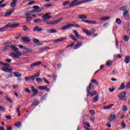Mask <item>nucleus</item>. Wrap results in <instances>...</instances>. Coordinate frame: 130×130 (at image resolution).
<instances>
[{"mask_svg":"<svg viewBox=\"0 0 130 130\" xmlns=\"http://www.w3.org/2000/svg\"><path fill=\"white\" fill-rule=\"evenodd\" d=\"M10 47L12 48V50L15 52V53H12L11 54V56L12 57H14L15 58H19L20 56L22 55V53L19 51V49L15 46V45H11Z\"/></svg>","mask_w":130,"mask_h":130,"instance_id":"obj_1","label":"nucleus"},{"mask_svg":"<svg viewBox=\"0 0 130 130\" xmlns=\"http://www.w3.org/2000/svg\"><path fill=\"white\" fill-rule=\"evenodd\" d=\"M126 8H127L126 6H122L120 8V11H124L123 16L126 20H129V13H128V11L126 10Z\"/></svg>","mask_w":130,"mask_h":130,"instance_id":"obj_2","label":"nucleus"},{"mask_svg":"<svg viewBox=\"0 0 130 130\" xmlns=\"http://www.w3.org/2000/svg\"><path fill=\"white\" fill-rule=\"evenodd\" d=\"M79 0H73L71 3L70 4L69 7L70 8H73V7H76V6H79L81 5L82 1H79Z\"/></svg>","mask_w":130,"mask_h":130,"instance_id":"obj_3","label":"nucleus"},{"mask_svg":"<svg viewBox=\"0 0 130 130\" xmlns=\"http://www.w3.org/2000/svg\"><path fill=\"white\" fill-rule=\"evenodd\" d=\"M125 95H126V92L123 91L118 95V97L119 98L120 100L126 101V100H127V97L125 96Z\"/></svg>","mask_w":130,"mask_h":130,"instance_id":"obj_4","label":"nucleus"},{"mask_svg":"<svg viewBox=\"0 0 130 130\" xmlns=\"http://www.w3.org/2000/svg\"><path fill=\"white\" fill-rule=\"evenodd\" d=\"M62 17H60L57 20L53 21H47V25H56L58 24L62 20Z\"/></svg>","mask_w":130,"mask_h":130,"instance_id":"obj_5","label":"nucleus"},{"mask_svg":"<svg viewBox=\"0 0 130 130\" xmlns=\"http://www.w3.org/2000/svg\"><path fill=\"white\" fill-rule=\"evenodd\" d=\"M50 18H52V16H50V13H48L45 14L42 17V19H43L44 22H46V21H48Z\"/></svg>","mask_w":130,"mask_h":130,"instance_id":"obj_6","label":"nucleus"},{"mask_svg":"<svg viewBox=\"0 0 130 130\" xmlns=\"http://www.w3.org/2000/svg\"><path fill=\"white\" fill-rule=\"evenodd\" d=\"M31 91L33 92V93L31 94V98L33 97H35V96H36V95H37V94H38V90H36V89H35V87H34V86H31Z\"/></svg>","mask_w":130,"mask_h":130,"instance_id":"obj_7","label":"nucleus"},{"mask_svg":"<svg viewBox=\"0 0 130 130\" xmlns=\"http://www.w3.org/2000/svg\"><path fill=\"white\" fill-rule=\"evenodd\" d=\"M94 88H95V86L93 85H92V83H90L89 85V87H87V89H86L87 93L90 92V90L91 91L94 90Z\"/></svg>","mask_w":130,"mask_h":130,"instance_id":"obj_8","label":"nucleus"},{"mask_svg":"<svg viewBox=\"0 0 130 130\" xmlns=\"http://www.w3.org/2000/svg\"><path fill=\"white\" fill-rule=\"evenodd\" d=\"M67 39H68V38L62 37V38H61L60 39L54 40L53 42V43H56L57 42H61V41H64V40H67Z\"/></svg>","mask_w":130,"mask_h":130,"instance_id":"obj_9","label":"nucleus"},{"mask_svg":"<svg viewBox=\"0 0 130 130\" xmlns=\"http://www.w3.org/2000/svg\"><path fill=\"white\" fill-rule=\"evenodd\" d=\"M8 27L9 28H16L17 27H18V26H20V24L19 23H13V24H7Z\"/></svg>","mask_w":130,"mask_h":130,"instance_id":"obj_10","label":"nucleus"},{"mask_svg":"<svg viewBox=\"0 0 130 130\" xmlns=\"http://www.w3.org/2000/svg\"><path fill=\"white\" fill-rule=\"evenodd\" d=\"M115 118H116V117H115V114H112L110 115L109 120L111 122H112V121H114Z\"/></svg>","mask_w":130,"mask_h":130,"instance_id":"obj_11","label":"nucleus"},{"mask_svg":"<svg viewBox=\"0 0 130 130\" xmlns=\"http://www.w3.org/2000/svg\"><path fill=\"white\" fill-rule=\"evenodd\" d=\"M42 62L41 61H37L35 63H31L30 64V69H33L34 67H36V66H39V64H41Z\"/></svg>","mask_w":130,"mask_h":130,"instance_id":"obj_12","label":"nucleus"},{"mask_svg":"<svg viewBox=\"0 0 130 130\" xmlns=\"http://www.w3.org/2000/svg\"><path fill=\"white\" fill-rule=\"evenodd\" d=\"M1 70L2 71H3V72H6V73H11V72L13 71V69L12 68H2Z\"/></svg>","mask_w":130,"mask_h":130,"instance_id":"obj_13","label":"nucleus"},{"mask_svg":"<svg viewBox=\"0 0 130 130\" xmlns=\"http://www.w3.org/2000/svg\"><path fill=\"white\" fill-rule=\"evenodd\" d=\"M83 45V43L82 42H79L75 46L74 49H78L79 47H81Z\"/></svg>","mask_w":130,"mask_h":130,"instance_id":"obj_14","label":"nucleus"},{"mask_svg":"<svg viewBox=\"0 0 130 130\" xmlns=\"http://www.w3.org/2000/svg\"><path fill=\"white\" fill-rule=\"evenodd\" d=\"M97 94V91H92V93L89 91V92H87V96H90L91 97H93V96H95V95Z\"/></svg>","mask_w":130,"mask_h":130,"instance_id":"obj_15","label":"nucleus"},{"mask_svg":"<svg viewBox=\"0 0 130 130\" xmlns=\"http://www.w3.org/2000/svg\"><path fill=\"white\" fill-rule=\"evenodd\" d=\"M39 103H40V102L39 101H38V100L37 99H35L33 101V103H32V105H33L34 106H37V105H39Z\"/></svg>","mask_w":130,"mask_h":130,"instance_id":"obj_16","label":"nucleus"},{"mask_svg":"<svg viewBox=\"0 0 130 130\" xmlns=\"http://www.w3.org/2000/svg\"><path fill=\"white\" fill-rule=\"evenodd\" d=\"M15 10L14 9H12L10 11L7 12L6 13H5V17H8L9 16H10V15H12V14L13 13V12Z\"/></svg>","mask_w":130,"mask_h":130,"instance_id":"obj_17","label":"nucleus"},{"mask_svg":"<svg viewBox=\"0 0 130 130\" xmlns=\"http://www.w3.org/2000/svg\"><path fill=\"white\" fill-rule=\"evenodd\" d=\"M21 39H22V41H23L24 42L28 43V42H30V38L25 37H22Z\"/></svg>","mask_w":130,"mask_h":130,"instance_id":"obj_18","label":"nucleus"},{"mask_svg":"<svg viewBox=\"0 0 130 130\" xmlns=\"http://www.w3.org/2000/svg\"><path fill=\"white\" fill-rule=\"evenodd\" d=\"M82 31L84 33H85L87 36H91V32L88 30V29H86L85 28H82Z\"/></svg>","mask_w":130,"mask_h":130,"instance_id":"obj_19","label":"nucleus"},{"mask_svg":"<svg viewBox=\"0 0 130 130\" xmlns=\"http://www.w3.org/2000/svg\"><path fill=\"white\" fill-rule=\"evenodd\" d=\"M110 19V17L109 16H105L100 18V21H107V20H109Z\"/></svg>","mask_w":130,"mask_h":130,"instance_id":"obj_20","label":"nucleus"},{"mask_svg":"<svg viewBox=\"0 0 130 130\" xmlns=\"http://www.w3.org/2000/svg\"><path fill=\"white\" fill-rule=\"evenodd\" d=\"M93 102H98L99 101V94L96 95L92 99Z\"/></svg>","mask_w":130,"mask_h":130,"instance_id":"obj_21","label":"nucleus"},{"mask_svg":"<svg viewBox=\"0 0 130 130\" xmlns=\"http://www.w3.org/2000/svg\"><path fill=\"white\" fill-rule=\"evenodd\" d=\"M34 31H38V32H41V31H43V29L41 27H39L38 26H36L33 29Z\"/></svg>","mask_w":130,"mask_h":130,"instance_id":"obj_22","label":"nucleus"},{"mask_svg":"<svg viewBox=\"0 0 130 130\" xmlns=\"http://www.w3.org/2000/svg\"><path fill=\"white\" fill-rule=\"evenodd\" d=\"M74 35H75L76 37H77V38H80V37H81V36L80 35H79V33L78 32V31L76 30H74L73 31Z\"/></svg>","mask_w":130,"mask_h":130,"instance_id":"obj_23","label":"nucleus"},{"mask_svg":"<svg viewBox=\"0 0 130 130\" xmlns=\"http://www.w3.org/2000/svg\"><path fill=\"white\" fill-rule=\"evenodd\" d=\"M113 105H114L113 104H112L109 105L108 106H105V107H104V109H105V110L111 109V108H112Z\"/></svg>","mask_w":130,"mask_h":130,"instance_id":"obj_24","label":"nucleus"},{"mask_svg":"<svg viewBox=\"0 0 130 130\" xmlns=\"http://www.w3.org/2000/svg\"><path fill=\"white\" fill-rule=\"evenodd\" d=\"M124 61H125V63H128V62H129V61H130V56H126L125 57Z\"/></svg>","mask_w":130,"mask_h":130,"instance_id":"obj_25","label":"nucleus"},{"mask_svg":"<svg viewBox=\"0 0 130 130\" xmlns=\"http://www.w3.org/2000/svg\"><path fill=\"white\" fill-rule=\"evenodd\" d=\"M49 33H57V30H55V29H50L47 31Z\"/></svg>","mask_w":130,"mask_h":130,"instance_id":"obj_26","label":"nucleus"},{"mask_svg":"<svg viewBox=\"0 0 130 130\" xmlns=\"http://www.w3.org/2000/svg\"><path fill=\"white\" fill-rule=\"evenodd\" d=\"M14 75L15 77H17V78H20V77H22V74L19 72H14Z\"/></svg>","mask_w":130,"mask_h":130,"instance_id":"obj_27","label":"nucleus"},{"mask_svg":"<svg viewBox=\"0 0 130 130\" xmlns=\"http://www.w3.org/2000/svg\"><path fill=\"white\" fill-rule=\"evenodd\" d=\"M11 6L12 8H15L17 6V1H13L12 3H11Z\"/></svg>","mask_w":130,"mask_h":130,"instance_id":"obj_28","label":"nucleus"},{"mask_svg":"<svg viewBox=\"0 0 130 130\" xmlns=\"http://www.w3.org/2000/svg\"><path fill=\"white\" fill-rule=\"evenodd\" d=\"M14 125L16 126V127H20V126L22 125V123H21L20 121H18L14 124Z\"/></svg>","mask_w":130,"mask_h":130,"instance_id":"obj_29","label":"nucleus"},{"mask_svg":"<svg viewBox=\"0 0 130 130\" xmlns=\"http://www.w3.org/2000/svg\"><path fill=\"white\" fill-rule=\"evenodd\" d=\"M70 37L71 38V39H73L75 42H77V41H78V39H76V37H75L74 35H71Z\"/></svg>","mask_w":130,"mask_h":130,"instance_id":"obj_30","label":"nucleus"},{"mask_svg":"<svg viewBox=\"0 0 130 130\" xmlns=\"http://www.w3.org/2000/svg\"><path fill=\"white\" fill-rule=\"evenodd\" d=\"M32 42L34 43H35V44H38V45L39 44V43H40V41H39V40L35 38L32 40Z\"/></svg>","mask_w":130,"mask_h":130,"instance_id":"obj_31","label":"nucleus"},{"mask_svg":"<svg viewBox=\"0 0 130 130\" xmlns=\"http://www.w3.org/2000/svg\"><path fill=\"white\" fill-rule=\"evenodd\" d=\"M123 89H125V85H124V83H122L120 87L118 88V90H122Z\"/></svg>","mask_w":130,"mask_h":130,"instance_id":"obj_32","label":"nucleus"},{"mask_svg":"<svg viewBox=\"0 0 130 130\" xmlns=\"http://www.w3.org/2000/svg\"><path fill=\"white\" fill-rule=\"evenodd\" d=\"M26 51L28 53H32V52H33V50L31 48H28L26 47Z\"/></svg>","mask_w":130,"mask_h":130,"instance_id":"obj_33","label":"nucleus"},{"mask_svg":"<svg viewBox=\"0 0 130 130\" xmlns=\"http://www.w3.org/2000/svg\"><path fill=\"white\" fill-rule=\"evenodd\" d=\"M21 109V106L19 105L18 107L16 109V111L18 113V116H21V112L20 111V109Z\"/></svg>","mask_w":130,"mask_h":130,"instance_id":"obj_34","label":"nucleus"},{"mask_svg":"<svg viewBox=\"0 0 130 130\" xmlns=\"http://www.w3.org/2000/svg\"><path fill=\"white\" fill-rule=\"evenodd\" d=\"M124 41L127 42L129 40V37L128 36H124L123 38Z\"/></svg>","mask_w":130,"mask_h":130,"instance_id":"obj_35","label":"nucleus"},{"mask_svg":"<svg viewBox=\"0 0 130 130\" xmlns=\"http://www.w3.org/2000/svg\"><path fill=\"white\" fill-rule=\"evenodd\" d=\"M78 18L79 19H87V16H86L85 15H80L78 16Z\"/></svg>","mask_w":130,"mask_h":130,"instance_id":"obj_36","label":"nucleus"},{"mask_svg":"<svg viewBox=\"0 0 130 130\" xmlns=\"http://www.w3.org/2000/svg\"><path fill=\"white\" fill-rule=\"evenodd\" d=\"M23 30L25 32H30L29 28L26 25H23Z\"/></svg>","mask_w":130,"mask_h":130,"instance_id":"obj_37","label":"nucleus"},{"mask_svg":"<svg viewBox=\"0 0 130 130\" xmlns=\"http://www.w3.org/2000/svg\"><path fill=\"white\" fill-rule=\"evenodd\" d=\"M111 64H112V62L110 60H108L107 61L106 66L107 67H111Z\"/></svg>","mask_w":130,"mask_h":130,"instance_id":"obj_38","label":"nucleus"},{"mask_svg":"<svg viewBox=\"0 0 130 130\" xmlns=\"http://www.w3.org/2000/svg\"><path fill=\"white\" fill-rule=\"evenodd\" d=\"M26 20L27 21V22H28V23H30V22H31V21H32V17H30L29 16H27L26 17Z\"/></svg>","mask_w":130,"mask_h":130,"instance_id":"obj_39","label":"nucleus"},{"mask_svg":"<svg viewBox=\"0 0 130 130\" xmlns=\"http://www.w3.org/2000/svg\"><path fill=\"white\" fill-rule=\"evenodd\" d=\"M74 46H75V42H73V43H71L70 44L68 45L66 47V48H69V47H74Z\"/></svg>","mask_w":130,"mask_h":130,"instance_id":"obj_40","label":"nucleus"},{"mask_svg":"<svg viewBox=\"0 0 130 130\" xmlns=\"http://www.w3.org/2000/svg\"><path fill=\"white\" fill-rule=\"evenodd\" d=\"M47 88V86H41L39 87L40 90H45Z\"/></svg>","mask_w":130,"mask_h":130,"instance_id":"obj_41","label":"nucleus"},{"mask_svg":"<svg viewBox=\"0 0 130 130\" xmlns=\"http://www.w3.org/2000/svg\"><path fill=\"white\" fill-rule=\"evenodd\" d=\"M7 28H8V25H5L3 27L0 28V32H2V31H5Z\"/></svg>","mask_w":130,"mask_h":130,"instance_id":"obj_42","label":"nucleus"},{"mask_svg":"<svg viewBox=\"0 0 130 130\" xmlns=\"http://www.w3.org/2000/svg\"><path fill=\"white\" fill-rule=\"evenodd\" d=\"M6 99L7 101H9V102H10L11 103H13V101L10 98L8 95L6 96Z\"/></svg>","mask_w":130,"mask_h":130,"instance_id":"obj_43","label":"nucleus"},{"mask_svg":"<svg viewBox=\"0 0 130 130\" xmlns=\"http://www.w3.org/2000/svg\"><path fill=\"white\" fill-rule=\"evenodd\" d=\"M116 22L117 24H118V25H120V24H121V20H120L119 18H117L116 19Z\"/></svg>","mask_w":130,"mask_h":130,"instance_id":"obj_44","label":"nucleus"},{"mask_svg":"<svg viewBox=\"0 0 130 130\" xmlns=\"http://www.w3.org/2000/svg\"><path fill=\"white\" fill-rule=\"evenodd\" d=\"M36 80L38 83H40L41 82H43V80L42 78H38L36 79Z\"/></svg>","mask_w":130,"mask_h":130,"instance_id":"obj_45","label":"nucleus"},{"mask_svg":"<svg viewBox=\"0 0 130 130\" xmlns=\"http://www.w3.org/2000/svg\"><path fill=\"white\" fill-rule=\"evenodd\" d=\"M91 83H92V84H95V85H98V82H97V80L95 79H92Z\"/></svg>","mask_w":130,"mask_h":130,"instance_id":"obj_46","label":"nucleus"},{"mask_svg":"<svg viewBox=\"0 0 130 130\" xmlns=\"http://www.w3.org/2000/svg\"><path fill=\"white\" fill-rule=\"evenodd\" d=\"M42 21V19H35L34 22V23H40Z\"/></svg>","mask_w":130,"mask_h":130,"instance_id":"obj_47","label":"nucleus"},{"mask_svg":"<svg viewBox=\"0 0 130 130\" xmlns=\"http://www.w3.org/2000/svg\"><path fill=\"white\" fill-rule=\"evenodd\" d=\"M32 8L35 10V11H37V10H39V9H40V7L38 6H34Z\"/></svg>","mask_w":130,"mask_h":130,"instance_id":"obj_48","label":"nucleus"},{"mask_svg":"<svg viewBox=\"0 0 130 130\" xmlns=\"http://www.w3.org/2000/svg\"><path fill=\"white\" fill-rule=\"evenodd\" d=\"M88 24H97V21L94 20H89Z\"/></svg>","mask_w":130,"mask_h":130,"instance_id":"obj_49","label":"nucleus"},{"mask_svg":"<svg viewBox=\"0 0 130 130\" xmlns=\"http://www.w3.org/2000/svg\"><path fill=\"white\" fill-rule=\"evenodd\" d=\"M3 45L5 47H11L10 46V44L8 43H3Z\"/></svg>","mask_w":130,"mask_h":130,"instance_id":"obj_50","label":"nucleus"},{"mask_svg":"<svg viewBox=\"0 0 130 130\" xmlns=\"http://www.w3.org/2000/svg\"><path fill=\"white\" fill-rule=\"evenodd\" d=\"M3 66L4 67H6V68H10V67H11V64H10V63L5 62Z\"/></svg>","mask_w":130,"mask_h":130,"instance_id":"obj_51","label":"nucleus"},{"mask_svg":"<svg viewBox=\"0 0 130 130\" xmlns=\"http://www.w3.org/2000/svg\"><path fill=\"white\" fill-rule=\"evenodd\" d=\"M122 110H123V111H127V107H126V106H123Z\"/></svg>","mask_w":130,"mask_h":130,"instance_id":"obj_52","label":"nucleus"},{"mask_svg":"<svg viewBox=\"0 0 130 130\" xmlns=\"http://www.w3.org/2000/svg\"><path fill=\"white\" fill-rule=\"evenodd\" d=\"M70 3H71L70 1H66L63 3V6H68V5H69Z\"/></svg>","mask_w":130,"mask_h":130,"instance_id":"obj_53","label":"nucleus"},{"mask_svg":"<svg viewBox=\"0 0 130 130\" xmlns=\"http://www.w3.org/2000/svg\"><path fill=\"white\" fill-rule=\"evenodd\" d=\"M31 80V77H26L25 78V82H28Z\"/></svg>","mask_w":130,"mask_h":130,"instance_id":"obj_54","label":"nucleus"},{"mask_svg":"<svg viewBox=\"0 0 130 130\" xmlns=\"http://www.w3.org/2000/svg\"><path fill=\"white\" fill-rule=\"evenodd\" d=\"M121 126L122 127V128H125V124L123 121H122Z\"/></svg>","mask_w":130,"mask_h":130,"instance_id":"obj_55","label":"nucleus"},{"mask_svg":"<svg viewBox=\"0 0 130 130\" xmlns=\"http://www.w3.org/2000/svg\"><path fill=\"white\" fill-rule=\"evenodd\" d=\"M45 8H50V7H52V4H47L44 5Z\"/></svg>","mask_w":130,"mask_h":130,"instance_id":"obj_56","label":"nucleus"},{"mask_svg":"<svg viewBox=\"0 0 130 130\" xmlns=\"http://www.w3.org/2000/svg\"><path fill=\"white\" fill-rule=\"evenodd\" d=\"M72 27H75V28H80V25L77 24H71Z\"/></svg>","mask_w":130,"mask_h":130,"instance_id":"obj_57","label":"nucleus"},{"mask_svg":"<svg viewBox=\"0 0 130 130\" xmlns=\"http://www.w3.org/2000/svg\"><path fill=\"white\" fill-rule=\"evenodd\" d=\"M19 48H21V49H27V47L26 46H22V45H19Z\"/></svg>","mask_w":130,"mask_h":130,"instance_id":"obj_58","label":"nucleus"},{"mask_svg":"<svg viewBox=\"0 0 130 130\" xmlns=\"http://www.w3.org/2000/svg\"><path fill=\"white\" fill-rule=\"evenodd\" d=\"M34 76H35V77L36 78H39V77L40 76V73H37L36 74H35Z\"/></svg>","mask_w":130,"mask_h":130,"instance_id":"obj_59","label":"nucleus"},{"mask_svg":"<svg viewBox=\"0 0 130 130\" xmlns=\"http://www.w3.org/2000/svg\"><path fill=\"white\" fill-rule=\"evenodd\" d=\"M25 92H26L27 93H31V90H30L29 89L25 88H24Z\"/></svg>","mask_w":130,"mask_h":130,"instance_id":"obj_60","label":"nucleus"},{"mask_svg":"<svg viewBox=\"0 0 130 130\" xmlns=\"http://www.w3.org/2000/svg\"><path fill=\"white\" fill-rule=\"evenodd\" d=\"M72 26H73L72 24H68L67 25H66V27L67 29H70V28H72Z\"/></svg>","mask_w":130,"mask_h":130,"instance_id":"obj_61","label":"nucleus"},{"mask_svg":"<svg viewBox=\"0 0 130 130\" xmlns=\"http://www.w3.org/2000/svg\"><path fill=\"white\" fill-rule=\"evenodd\" d=\"M126 89H129L130 88V81L127 83L126 85Z\"/></svg>","mask_w":130,"mask_h":130,"instance_id":"obj_62","label":"nucleus"},{"mask_svg":"<svg viewBox=\"0 0 130 130\" xmlns=\"http://www.w3.org/2000/svg\"><path fill=\"white\" fill-rule=\"evenodd\" d=\"M0 110L2 111H5L6 110V108L2 106H0Z\"/></svg>","mask_w":130,"mask_h":130,"instance_id":"obj_63","label":"nucleus"},{"mask_svg":"<svg viewBox=\"0 0 130 130\" xmlns=\"http://www.w3.org/2000/svg\"><path fill=\"white\" fill-rule=\"evenodd\" d=\"M6 128L7 130H12V127L10 126H7Z\"/></svg>","mask_w":130,"mask_h":130,"instance_id":"obj_64","label":"nucleus"}]
</instances>
